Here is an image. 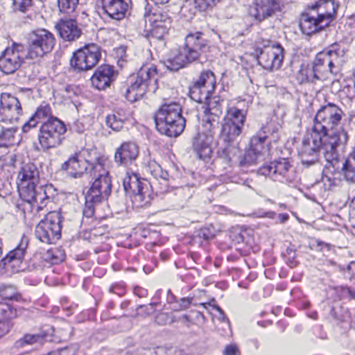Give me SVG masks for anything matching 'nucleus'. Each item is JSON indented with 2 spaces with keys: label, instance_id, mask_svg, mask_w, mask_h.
I'll use <instances>...</instances> for the list:
<instances>
[{
  "label": "nucleus",
  "instance_id": "nucleus-22",
  "mask_svg": "<svg viewBox=\"0 0 355 355\" xmlns=\"http://www.w3.org/2000/svg\"><path fill=\"white\" fill-rule=\"evenodd\" d=\"M129 3V0H102V8L110 18L120 21L126 16Z\"/></svg>",
  "mask_w": 355,
  "mask_h": 355
},
{
  "label": "nucleus",
  "instance_id": "nucleus-27",
  "mask_svg": "<svg viewBox=\"0 0 355 355\" xmlns=\"http://www.w3.org/2000/svg\"><path fill=\"white\" fill-rule=\"evenodd\" d=\"M313 146H311L309 138L304 139L302 141L299 154L304 165L309 166L317 162L318 153H321L324 156L322 147L315 146L313 142Z\"/></svg>",
  "mask_w": 355,
  "mask_h": 355
},
{
  "label": "nucleus",
  "instance_id": "nucleus-40",
  "mask_svg": "<svg viewBox=\"0 0 355 355\" xmlns=\"http://www.w3.org/2000/svg\"><path fill=\"white\" fill-rule=\"evenodd\" d=\"M51 107L48 104L41 105L35 112L34 116L40 121L46 118L50 119L51 116Z\"/></svg>",
  "mask_w": 355,
  "mask_h": 355
},
{
  "label": "nucleus",
  "instance_id": "nucleus-37",
  "mask_svg": "<svg viewBox=\"0 0 355 355\" xmlns=\"http://www.w3.org/2000/svg\"><path fill=\"white\" fill-rule=\"evenodd\" d=\"M45 337L44 334H26L23 338L16 342L17 347H23L25 345H33L34 343H42Z\"/></svg>",
  "mask_w": 355,
  "mask_h": 355
},
{
  "label": "nucleus",
  "instance_id": "nucleus-36",
  "mask_svg": "<svg viewBox=\"0 0 355 355\" xmlns=\"http://www.w3.org/2000/svg\"><path fill=\"white\" fill-rule=\"evenodd\" d=\"M267 138L266 133L263 131H259L257 135L253 136L250 140V148L255 151L262 153L264 149L263 144Z\"/></svg>",
  "mask_w": 355,
  "mask_h": 355
},
{
  "label": "nucleus",
  "instance_id": "nucleus-63",
  "mask_svg": "<svg viewBox=\"0 0 355 355\" xmlns=\"http://www.w3.org/2000/svg\"><path fill=\"white\" fill-rule=\"evenodd\" d=\"M2 254V251H1V248H0V256Z\"/></svg>",
  "mask_w": 355,
  "mask_h": 355
},
{
  "label": "nucleus",
  "instance_id": "nucleus-56",
  "mask_svg": "<svg viewBox=\"0 0 355 355\" xmlns=\"http://www.w3.org/2000/svg\"><path fill=\"white\" fill-rule=\"evenodd\" d=\"M156 4H164L168 3L169 0H152Z\"/></svg>",
  "mask_w": 355,
  "mask_h": 355
},
{
  "label": "nucleus",
  "instance_id": "nucleus-33",
  "mask_svg": "<svg viewBox=\"0 0 355 355\" xmlns=\"http://www.w3.org/2000/svg\"><path fill=\"white\" fill-rule=\"evenodd\" d=\"M17 130V127L15 123H1L0 142L4 145L13 144Z\"/></svg>",
  "mask_w": 355,
  "mask_h": 355
},
{
  "label": "nucleus",
  "instance_id": "nucleus-2",
  "mask_svg": "<svg viewBox=\"0 0 355 355\" xmlns=\"http://www.w3.org/2000/svg\"><path fill=\"white\" fill-rule=\"evenodd\" d=\"M105 160L96 158L92 165L91 175L95 178L85 196L84 215L90 218L94 214V205L107 200L112 191V181L108 171L104 168Z\"/></svg>",
  "mask_w": 355,
  "mask_h": 355
},
{
  "label": "nucleus",
  "instance_id": "nucleus-19",
  "mask_svg": "<svg viewBox=\"0 0 355 355\" xmlns=\"http://www.w3.org/2000/svg\"><path fill=\"white\" fill-rule=\"evenodd\" d=\"M146 22L150 26L151 35L161 40L168 33L171 26V19L166 13L153 12L144 15Z\"/></svg>",
  "mask_w": 355,
  "mask_h": 355
},
{
  "label": "nucleus",
  "instance_id": "nucleus-14",
  "mask_svg": "<svg viewBox=\"0 0 355 355\" xmlns=\"http://www.w3.org/2000/svg\"><path fill=\"white\" fill-rule=\"evenodd\" d=\"M123 187L127 193L132 194V202L137 207L148 206L150 197L147 184L139 180L136 174H127L123 180Z\"/></svg>",
  "mask_w": 355,
  "mask_h": 355
},
{
  "label": "nucleus",
  "instance_id": "nucleus-13",
  "mask_svg": "<svg viewBox=\"0 0 355 355\" xmlns=\"http://www.w3.org/2000/svg\"><path fill=\"white\" fill-rule=\"evenodd\" d=\"M209 123H203L202 129L193 139V148L200 159L209 157L212 153L211 145L214 140L215 129Z\"/></svg>",
  "mask_w": 355,
  "mask_h": 355
},
{
  "label": "nucleus",
  "instance_id": "nucleus-4",
  "mask_svg": "<svg viewBox=\"0 0 355 355\" xmlns=\"http://www.w3.org/2000/svg\"><path fill=\"white\" fill-rule=\"evenodd\" d=\"M208 40L201 32L188 34L184 44L173 58L167 60V67L171 71H178L189 63L199 60L202 54L208 51Z\"/></svg>",
  "mask_w": 355,
  "mask_h": 355
},
{
  "label": "nucleus",
  "instance_id": "nucleus-17",
  "mask_svg": "<svg viewBox=\"0 0 355 355\" xmlns=\"http://www.w3.org/2000/svg\"><path fill=\"white\" fill-rule=\"evenodd\" d=\"M216 80L214 73L207 70L201 73L199 79L190 88L191 97L196 101L202 103L215 90Z\"/></svg>",
  "mask_w": 355,
  "mask_h": 355
},
{
  "label": "nucleus",
  "instance_id": "nucleus-21",
  "mask_svg": "<svg viewBox=\"0 0 355 355\" xmlns=\"http://www.w3.org/2000/svg\"><path fill=\"white\" fill-rule=\"evenodd\" d=\"M336 9L333 0H319L309 6V10L327 26L335 18Z\"/></svg>",
  "mask_w": 355,
  "mask_h": 355
},
{
  "label": "nucleus",
  "instance_id": "nucleus-53",
  "mask_svg": "<svg viewBox=\"0 0 355 355\" xmlns=\"http://www.w3.org/2000/svg\"><path fill=\"white\" fill-rule=\"evenodd\" d=\"M167 319V315L165 313H159L156 317V321L159 324H164V320Z\"/></svg>",
  "mask_w": 355,
  "mask_h": 355
},
{
  "label": "nucleus",
  "instance_id": "nucleus-61",
  "mask_svg": "<svg viewBox=\"0 0 355 355\" xmlns=\"http://www.w3.org/2000/svg\"><path fill=\"white\" fill-rule=\"evenodd\" d=\"M66 349V352L63 353V355H69L67 352V348H64Z\"/></svg>",
  "mask_w": 355,
  "mask_h": 355
},
{
  "label": "nucleus",
  "instance_id": "nucleus-45",
  "mask_svg": "<svg viewBox=\"0 0 355 355\" xmlns=\"http://www.w3.org/2000/svg\"><path fill=\"white\" fill-rule=\"evenodd\" d=\"M272 164L270 163L268 165L262 166L258 170V174L263 176H269L272 179Z\"/></svg>",
  "mask_w": 355,
  "mask_h": 355
},
{
  "label": "nucleus",
  "instance_id": "nucleus-9",
  "mask_svg": "<svg viewBox=\"0 0 355 355\" xmlns=\"http://www.w3.org/2000/svg\"><path fill=\"white\" fill-rule=\"evenodd\" d=\"M62 216L60 211H50L35 227V236L42 242L53 243L60 238Z\"/></svg>",
  "mask_w": 355,
  "mask_h": 355
},
{
  "label": "nucleus",
  "instance_id": "nucleus-60",
  "mask_svg": "<svg viewBox=\"0 0 355 355\" xmlns=\"http://www.w3.org/2000/svg\"><path fill=\"white\" fill-rule=\"evenodd\" d=\"M161 178L164 179V180L166 178L164 173H162V175H161Z\"/></svg>",
  "mask_w": 355,
  "mask_h": 355
},
{
  "label": "nucleus",
  "instance_id": "nucleus-50",
  "mask_svg": "<svg viewBox=\"0 0 355 355\" xmlns=\"http://www.w3.org/2000/svg\"><path fill=\"white\" fill-rule=\"evenodd\" d=\"M322 181L324 183L325 189H330L334 183L333 180H331V178L327 175L322 177Z\"/></svg>",
  "mask_w": 355,
  "mask_h": 355
},
{
  "label": "nucleus",
  "instance_id": "nucleus-49",
  "mask_svg": "<svg viewBox=\"0 0 355 355\" xmlns=\"http://www.w3.org/2000/svg\"><path fill=\"white\" fill-rule=\"evenodd\" d=\"M190 304H191V300L190 299H189V298H182L180 300V303L179 304L180 309L183 310V309H188L189 307V306H190Z\"/></svg>",
  "mask_w": 355,
  "mask_h": 355
},
{
  "label": "nucleus",
  "instance_id": "nucleus-51",
  "mask_svg": "<svg viewBox=\"0 0 355 355\" xmlns=\"http://www.w3.org/2000/svg\"><path fill=\"white\" fill-rule=\"evenodd\" d=\"M347 271L350 274L349 279H355V262H351L349 264Z\"/></svg>",
  "mask_w": 355,
  "mask_h": 355
},
{
  "label": "nucleus",
  "instance_id": "nucleus-10",
  "mask_svg": "<svg viewBox=\"0 0 355 355\" xmlns=\"http://www.w3.org/2000/svg\"><path fill=\"white\" fill-rule=\"evenodd\" d=\"M342 57L336 51H322L317 54L312 65L321 81L326 80L328 75H337L341 69Z\"/></svg>",
  "mask_w": 355,
  "mask_h": 355
},
{
  "label": "nucleus",
  "instance_id": "nucleus-39",
  "mask_svg": "<svg viewBox=\"0 0 355 355\" xmlns=\"http://www.w3.org/2000/svg\"><path fill=\"white\" fill-rule=\"evenodd\" d=\"M60 12L64 13H72L78 4V0H57Z\"/></svg>",
  "mask_w": 355,
  "mask_h": 355
},
{
  "label": "nucleus",
  "instance_id": "nucleus-35",
  "mask_svg": "<svg viewBox=\"0 0 355 355\" xmlns=\"http://www.w3.org/2000/svg\"><path fill=\"white\" fill-rule=\"evenodd\" d=\"M263 154L259 153L254 150L250 148L245 154L243 158L240 162L241 166H249L257 164L262 160Z\"/></svg>",
  "mask_w": 355,
  "mask_h": 355
},
{
  "label": "nucleus",
  "instance_id": "nucleus-26",
  "mask_svg": "<svg viewBox=\"0 0 355 355\" xmlns=\"http://www.w3.org/2000/svg\"><path fill=\"white\" fill-rule=\"evenodd\" d=\"M327 26L325 24L309 10V12L301 15L300 27L304 34L310 35L322 31Z\"/></svg>",
  "mask_w": 355,
  "mask_h": 355
},
{
  "label": "nucleus",
  "instance_id": "nucleus-55",
  "mask_svg": "<svg viewBox=\"0 0 355 355\" xmlns=\"http://www.w3.org/2000/svg\"><path fill=\"white\" fill-rule=\"evenodd\" d=\"M207 231H208L207 229L201 230L200 236L203 237L206 240H209L213 237V235L210 234H207Z\"/></svg>",
  "mask_w": 355,
  "mask_h": 355
},
{
  "label": "nucleus",
  "instance_id": "nucleus-12",
  "mask_svg": "<svg viewBox=\"0 0 355 355\" xmlns=\"http://www.w3.org/2000/svg\"><path fill=\"white\" fill-rule=\"evenodd\" d=\"M101 57L99 47L96 44H91L74 52L70 64L76 71H87L97 64Z\"/></svg>",
  "mask_w": 355,
  "mask_h": 355
},
{
  "label": "nucleus",
  "instance_id": "nucleus-29",
  "mask_svg": "<svg viewBox=\"0 0 355 355\" xmlns=\"http://www.w3.org/2000/svg\"><path fill=\"white\" fill-rule=\"evenodd\" d=\"M28 246V239L26 237L23 236L18 245L14 250L10 251L6 257L1 260V262L3 265L14 263H16L17 264L21 263Z\"/></svg>",
  "mask_w": 355,
  "mask_h": 355
},
{
  "label": "nucleus",
  "instance_id": "nucleus-11",
  "mask_svg": "<svg viewBox=\"0 0 355 355\" xmlns=\"http://www.w3.org/2000/svg\"><path fill=\"white\" fill-rule=\"evenodd\" d=\"M26 47L20 44H14L6 48L0 55V71L9 75L17 71L27 59Z\"/></svg>",
  "mask_w": 355,
  "mask_h": 355
},
{
  "label": "nucleus",
  "instance_id": "nucleus-5",
  "mask_svg": "<svg viewBox=\"0 0 355 355\" xmlns=\"http://www.w3.org/2000/svg\"><path fill=\"white\" fill-rule=\"evenodd\" d=\"M181 112L182 109L178 103L171 102L162 104L154 114L157 130L168 137L180 135L186 123Z\"/></svg>",
  "mask_w": 355,
  "mask_h": 355
},
{
  "label": "nucleus",
  "instance_id": "nucleus-43",
  "mask_svg": "<svg viewBox=\"0 0 355 355\" xmlns=\"http://www.w3.org/2000/svg\"><path fill=\"white\" fill-rule=\"evenodd\" d=\"M15 10L25 12L32 6L33 0H12Z\"/></svg>",
  "mask_w": 355,
  "mask_h": 355
},
{
  "label": "nucleus",
  "instance_id": "nucleus-41",
  "mask_svg": "<svg viewBox=\"0 0 355 355\" xmlns=\"http://www.w3.org/2000/svg\"><path fill=\"white\" fill-rule=\"evenodd\" d=\"M0 295L5 300H17L15 288L12 286H3L0 288Z\"/></svg>",
  "mask_w": 355,
  "mask_h": 355
},
{
  "label": "nucleus",
  "instance_id": "nucleus-7",
  "mask_svg": "<svg viewBox=\"0 0 355 355\" xmlns=\"http://www.w3.org/2000/svg\"><path fill=\"white\" fill-rule=\"evenodd\" d=\"M64 123L56 117H51L42 123L38 135L39 143L42 150L54 148L62 143V136L66 132Z\"/></svg>",
  "mask_w": 355,
  "mask_h": 355
},
{
  "label": "nucleus",
  "instance_id": "nucleus-3",
  "mask_svg": "<svg viewBox=\"0 0 355 355\" xmlns=\"http://www.w3.org/2000/svg\"><path fill=\"white\" fill-rule=\"evenodd\" d=\"M38 178L39 173L34 164H24L18 173L17 187L20 197L33 206L36 204L37 211H40L48 197L44 188L37 185Z\"/></svg>",
  "mask_w": 355,
  "mask_h": 355
},
{
  "label": "nucleus",
  "instance_id": "nucleus-62",
  "mask_svg": "<svg viewBox=\"0 0 355 355\" xmlns=\"http://www.w3.org/2000/svg\"><path fill=\"white\" fill-rule=\"evenodd\" d=\"M184 318H185L186 320H187V319H188V316L185 315H184Z\"/></svg>",
  "mask_w": 355,
  "mask_h": 355
},
{
  "label": "nucleus",
  "instance_id": "nucleus-42",
  "mask_svg": "<svg viewBox=\"0 0 355 355\" xmlns=\"http://www.w3.org/2000/svg\"><path fill=\"white\" fill-rule=\"evenodd\" d=\"M220 0H195V7L200 11H206L212 8Z\"/></svg>",
  "mask_w": 355,
  "mask_h": 355
},
{
  "label": "nucleus",
  "instance_id": "nucleus-32",
  "mask_svg": "<svg viewBox=\"0 0 355 355\" xmlns=\"http://www.w3.org/2000/svg\"><path fill=\"white\" fill-rule=\"evenodd\" d=\"M246 111L236 107H230L224 119L225 121L234 122L236 125L243 127L245 121Z\"/></svg>",
  "mask_w": 355,
  "mask_h": 355
},
{
  "label": "nucleus",
  "instance_id": "nucleus-34",
  "mask_svg": "<svg viewBox=\"0 0 355 355\" xmlns=\"http://www.w3.org/2000/svg\"><path fill=\"white\" fill-rule=\"evenodd\" d=\"M272 164L273 168L272 179L274 180H279L280 176H285V174L291 168L290 162L284 158L279 159Z\"/></svg>",
  "mask_w": 355,
  "mask_h": 355
},
{
  "label": "nucleus",
  "instance_id": "nucleus-8",
  "mask_svg": "<svg viewBox=\"0 0 355 355\" xmlns=\"http://www.w3.org/2000/svg\"><path fill=\"white\" fill-rule=\"evenodd\" d=\"M55 44L53 35L46 29H37L28 35L26 47L29 59H35L50 53Z\"/></svg>",
  "mask_w": 355,
  "mask_h": 355
},
{
  "label": "nucleus",
  "instance_id": "nucleus-52",
  "mask_svg": "<svg viewBox=\"0 0 355 355\" xmlns=\"http://www.w3.org/2000/svg\"><path fill=\"white\" fill-rule=\"evenodd\" d=\"M213 307H214V309H216L219 313L220 319L222 321H227V318L225 315V313H224L223 311L222 310V309L219 306L214 305Z\"/></svg>",
  "mask_w": 355,
  "mask_h": 355
},
{
  "label": "nucleus",
  "instance_id": "nucleus-46",
  "mask_svg": "<svg viewBox=\"0 0 355 355\" xmlns=\"http://www.w3.org/2000/svg\"><path fill=\"white\" fill-rule=\"evenodd\" d=\"M10 328V325L8 321L0 320V337L6 334Z\"/></svg>",
  "mask_w": 355,
  "mask_h": 355
},
{
  "label": "nucleus",
  "instance_id": "nucleus-54",
  "mask_svg": "<svg viewBox=\"0 0 355 355\" xmlns=\"http://www.w3.org/2000/svg\"><path fill=\"white\" fill-rule=\"evenodd\" d=\"M317 245L318 246L320 247V250H322L324 248H325L327 249V250H330L331 248V245L330 244L321 241H317Z\"/></svg>",
  "mask_w": 355,
  "mask_h": 355
},
{
  "label": "nucleus",
  "instance_id": "nucleus-31",
  "mask_svg": "<svg viewBox=\"0 0 355 355\" xmlns=\"http://www.w3.org/2000/svg\"><path fill=\"white\" fill-rule=\"evenodd\" d=\"M297 78L300 83L306 82L315 83L320 80L312 64H302L297 75Z\"/></svg>",
  "mask_w": 355,
  "mask_h": 355
},
{
  "label": "nucleus",
  "instance_id": "nucleus-30",
  "mask_svg": "<svg viewBox=\"0 0 355 355\" xmlns=\"http://www.w3.org/2000/svg\"><path fill=\"white\" fill-rule=\"evenodd\" d=\"M242 129V126L236 125L234 122L225 121L222 126L220 137L225 142L230 144L239 136Z\"/></svg>",
  "mask_w": 355,
  "mask_h": 355
},
{
  "label": "nucleus",
  "instance_id": "nucleus-44",
  "mask_svg": "<svg viewBox=\"0 0 355 355\" xmlns=\"http://www.w3.org/2000/svg\"><path fill=\"white\" fill-rule=\"evenodd\" d=\"M39 123H43L36 119L34 115L30 118V119L24 123L22 126V130L24 132H28L31 129L35 128Z\"/></svg>",
  "mask_w": 355,
  "mask_h": 355
},
{
  "label": "nucleus",
  "instance_id": "nucleus-28",
  "mask_svg": "<svg viewBox=\"0 0 355 355\" xmlns=\"http://www.w3.org/2000/svg\"><path fill=\"white\" fill-rule=\"evenodd\" d=\"M56 28L60 37L67 41H73L78 39L81 34L77 22L73 19L60 21L56 25Z\"/></svg>",
  "mask_w": 355,
  "mask_h": 355
},
{
  "label": "nucleus",
  "instance_id": "nucleus-24",
  "mask_svg": "<svg viewBox=\"0 0 355 355\" xmlns=\"http://www.w3.org/2000/svg\"><path fill=\"white\" fill-rule=\"evenodd\" d=\"M114 78V71L113 67L108 64H104L96 70L91 78V83L94 88L103 90L110 86Z\"/></svg>",
  "mask_w": 355,
  "mask_h": 355
},
{
  "label": "nucleus",
  "instance_id": "nucleus-16",
  "mask_svg": "<svg viewBox=\"0 0 355 355\" xmlns=\"http://www.w3.org/2000/svg\"><path fill=\"white\" fill-rule=\"evenodd\" d=\"M22 114L18 98L8 93L0 96V123H15Z\"/></svg>",
  "mask_w": 355,
  "mask_h": 355
},
{
  "label": "nucleus",
  "instance_id": "nucleus-59",
  "mask_svg": "<svg viewBox=\"0 0 355 355\" xmlns=\"http://www.w3.org/2000/svg\"><path fill=\"white\" fill-rule=\"evenodd\" d=\"M64 259V256L62 255V257L59 260L55 261V263H57L58 261H62Z\"/></svg>",
  "mask_w": 355,
  "mask_h": 355
},
{
  "label": "nucleus",
  "instance_id": "nucleus-20",
  "mask_svg": "<svg viewBox=\"0 0 355 355\" xmlns=\"http://www.w3.org/2000/svg\"><path fill=\"white\" fill-rule=\"evenodd\" d=\"M94 164V162L90 163L87 160L81 158L80 154L76 153L62 164L61 169L67 171L68 175L71 178H80L85 173H91L92 165Z\"/></svg>",
  "mask_w": 355,
  "mask_h": 355
},
{
  "label": "nucleus",
  "instance_id": "nucleus-57",
  "mask_svg": "<svg viewBox=\"0 0 355 355\" xmlns=\"http://www.w3.org/2000/svg\"><path fill=\"white\" fill-rule=\"evenodd\" d=\"M279 217L281 218L282 222H284L288 220V216L287 214H280Z\"/></svg>",
  "mask_w": 355,
  "mask_h": 355
},
{
  "label": "nucleus",
  "instance_id": "nucleus-38",
  "mask_svg": "<svg viewBox=\"0 0 355 355\" xmlns=\"http://www.w3.org/2000/svg\"><path fill=\"white\" fill-rule=\"evenodd\" d=\"M105 121L106 125L116 132L120 131L124 124L123 120L115 114L107 115Z\"/></svg>",
  "mask_w": 355,
  "mask_h": 355
},
{
  "label": "nucleus",
  "instance_id": "nucleus-15",
  "mask_svg": "<svg viewBox=\"0 0 355 355\" xmlns=\"http://www.w3.org/2000/svg\"><path fill=\"white\" fill-rule=\"evenodd\" d=\"M263 49L260 50L257 56L259 64L265 69L271 71L278 69L284 58V49L279 44L269 45V40L263 41Z\"/></svg>",
  "mask_w": 355,
  "mask_h": 355
},
{
  "label": "nucleus",
  "instance_id": "nucleus-18",
  "mask_svg": "<svg viewBox=\"0 0 355 355\" xmlns=\"http://www.w3.org/2000/svg\"><path fill=\"white\" fill-rule=\"evenodd\" d=\"M282 0H254L250 14L257 21H262L281 10Z\"/></svg>",
  "mask_w": 355,
  "mask_h": 355
},
{
  "label": "nucleus",
  "instance_id": "nucleus-47",
  "mask_svg": "<svg viewBox=\"0 0 355 355\" xmlns=\"http://www.w3.org/2000/svg\"><path fill=\"white\" fill-rule=\"evenodd\" d=\"M72 128L78 133H83L85 130V125L80 120H77L73 123Z\"/></svg>",
  "mask_w": 355,
  "mask_h": 355
},
{
  "label": "nucleus",
  "instance_id": "nucleus-6",
  "mask_svg": "<svg viewBox=\"0 0 355 355\" xmlns=\"http://www.w3.org/2000/svg\"><path fill=\"white\" fill-rule=\"evenodd\" d=\"M157 70L153 64L143 65L136 76L130 80L126 87L125 97L127 101L134 103L141 99L147 92L154 93L157 89Z\"/></svg>",
  "mask_w": 355,
  "mask_h": 355
},
{
  "label": "nucleus",
  "instance_id": "nucleus-23",
  "mask_svg": "<svg viewBox=\"0 0 355 355\" xmlns=\"http://www.w3.org/2000/svg\"><path fill=\"white\" fill-rule=\"evenodd\" d=\"M138 155V147L135 143L124 142L116 149L114 160L119 165L129 166L136 160Z\"/></svg>",
  "mask_w": 355,
  "mask_h": 355
},
{
  "label": "nucleus",
  "instance_id": "nucleus-48",
  "mask_svg": "<svg viewBox=\"0 0 355 355\" xmlns=\"http://www.w3.org/2000/svg\"><path fill=\"white\" fill-rule=\"evenodd\" d=\"M238 349L235 345H227L223 351L224 355H235Z\"/></svg>",
  "mask_w": 355,
  "mask_h": 355
},
{
  "label": "nucleus",
  "instance_id": "nucleus-1",
  "mask_svg": "<svg viewBox=\"0 0 355 355\" xmlns=\"http://www.w3.org/2000/svg\"><path fill=\"white\" fill-rule=\"evenodd\" d=\"M343 116L339 106L328 103L318 110L314 117L311 137L315 146L322 147L327 162L337 159L338 148L347 142V132L343 129L336 130Z\"/></svg>",
  "mask_w": 355,
  "mask_h": 355
},
{
  "label": "nucleus",
  "instance_id": "nucleus-58",
  "mask_svg": "<svg viewBox=\"0 0 355 355\" xmlns=\"http://www.w3.org/2000/svg\"><path fill=\"white\" fill-rule=\"evenodd\" d=\"M274 215L273 212H266L262 216H267L268 218H272Z\"/></svg>",
  "mask_w": 355,
  "mask_h": 355
},
{
  "label": "nucleus",
  "instance_id": "nucleus-25",
  "mask_svg": "<svg viewBox=\"0 0 355 355\" xmlns=\"http://www.w3.org/2000/svg\"><path fill=\"white\" fill-rule=\"evenodd\" d=\"M205 107L204 108L205 119H203L204 123H209L214 126L218 127V118L222 114V105L221 102L217 97H211V95H208L207 99H204Z\"/></svg>",
  "mask_w": 355,
  "mask_h": 355
}]
</instances>
